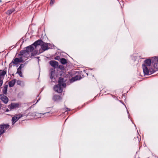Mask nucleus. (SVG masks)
<instances>
[{
  "instance_id": "nucleus-1",
  "label": "nucleus",
  "mask_w": 158,
  "mask_h": 158,
  "mask_svg": "<svg viewBox=\"0 0 158 158\" xmlns=\"http://www.w3.org/2000/svg\"><path fill=\"white\" fill-rule=\"evenodd\" d=\"M32 48L27 47L25 49L21 51L18 55V57L13 59L10 64L9 66L11 67L12 65L17 64L19 63H21L27 60L29 58L34 56L36 53H31L32 50Z\"/></svg>"
},
{
  "instance_id": "nucleus-2",
  "label": "nucleus",
  "mask_w": 158,
  "mask_h": 158,
  "mask_svg": "<svg viewBox=\"0 0 158 158\" xmlns=\"http://www.w3.org/2000/svg\"><path fill=\"white\" fill-rule=\"evenodd\" d=\"M151 63V60L148 59L144 61V63L142 64V68L145 75H150L155 72L154 70L152 69H150Z\"/></svg>"
},
{
  "instance_id": "nucleus-3",
  "label": "nucleus",
  "mask_w": 158,
  "mask_h": 158,
  "mask_svg": "<svg viewBox=\"0 0 158 158\" xmlns=\"http://www.w3.org/2000/svg\"><path fill=\"white\" fill-rule=\"evenodd\" d=\"M58 85H55L54 87V89L55 92L58 93H61L63 91V88H65L66 84L64 81L63 78L60 77L59 78Z\"/></svg>"
},
{
  "instance_id": "nucleus-4",
  "label": "nucleus",
  "mask_w": 158,
  "mask_h": 158,
  "mask_svg": "<svg viewBox=\"0 0 158 158\" xmlns=\"http://www.w3.org/2000/svg\"><path fill=\"white\" fill-rule=\"evenodd\" d=\"M44 42L43 41L41 40H38L36 41L32 44L27 47L32 48V50L31 51V53H36V54H35L34 55V56L39 54L38 51L37 50L38 48H40V46H41Z\"/></svg>"
},
{
  "instance_id": "nucleus-5",
  "label": "nucleus",
  "mask_w": 158,
  "mask_h": 158,
  "mask_svg": "<svg viewBox=\"0 0 158 158\" xmlns=\"http://www.w3.org/2000/svg\"><path fill=\"white\" fill-rule=\"evenodd\" d=\"M52 47V45L48 43H46L44 42L42 45L41 46L42 52H44L49 49L51 48Z\"/></svg>"
},
{
  "instance_id": "nucleus-6",
  "label": "nucleus",
  "mask_w": 158,
  "mask_h": 158,
  "mask_svg": "<svg viewBox=\"0 0 158 158\" xmlns=\"http://www.w3.org/2000/svg\"><path fill=\"white\" fill-rule=\"evenodd\" d=\"M6 69L0 70V87L3 83V80L4 78L5 75L6 74Z\"/></svg>"
},
{
  "instance_id": "nucleus-7",
  "label": "nucleus",
  "mask_w": 158,
  "mask_h": 158,
  "mask_svg": "<svg viewBox=\"0 0 158 158\" xmlns=\"http://www.w3.org/2000/svg\"><path fill=\"white\" fill-rule=\"evenodd\" d=\"M10 127L8 124L0 125V135L3 134L5 131L8 129Z\"/></svg>"
},
{
  "instance_id": "nucleus-8",
  "label": "nucleus",
  "mask_w": 158,
  "mask_h": 158,
  "mask_svg": "<svg viewBox=\"0 0 158 158\" xmlns=\"http://www.w3.org/2000/svg\"><path fill=\"white\" fill-rule=\"evenodd\" d=\"M152 62L153 63L154 68L156 69V70L154 69L155 72L156 71L158 70V57H154Z\"/></svg>"
},
{
  "instance_id": "nucleus-9",
  "label": "nucleus",
  "mask_w": 158,
  "mask_h": 158,
  "mask_svg": "<svg viewBox=\"0 0 158 158\" xmlns=\"http://www.w3.org/2000/svg\"><path fill=\"white\" fill-rule=\"evenodd\" d=\"M22 114H16L12 118V124H14L19 118L23 117Z\"/></svg>"
},
{
  "instance_id": "nucleus-10",
  "label": "nucleus",
  "mask_w": 158,
  "mask_h": 158,
  "mask_svg": "<svg viewBox=\"0 0 158 158\" xmlns=\"http://www.w3.org/2000/svg\"><path fill=\"white\" fill-rule=\"evenodd\" d=\"M20 105L18 103H12L10 105L9 108L11 110H14L18 109Z\"/></svg>"
},
{
  "instance_id": "nucleus-11",
  "label": "nucleus",
  "mask_w": 158,
  "mask_h": 158,
  "mask_svg": "<svg viewBox=\"0 0 158 158\" xmlns=\"http://www.w3.org/2000/svg\"><path fill=\"white\" fill-rule=\"evenodd\" d=\"M55 71L53 69H52L50 73V78L52 79V81L53 82H55L56 80L55 79Z\"/></svg>"
},
{
  "instance_id": "nucleus-12",
  "label": "nucleus",
  "mask_w": 158,
  "mask_h": 158,
  "mask_svg": "<svg viewBox=\"0 0 158 158\" xmlns=\"http://www.w3.org/2000/svg\"><path fill=\"white\" fill-rule=\"evenodd\" d=\"M0 99L5 103H7L8 101L7 97L4 94L0 95Z\"/></svg>"
},
{
  "instance_id": "nucleus-13",
  "label": "nucleus",
  "mask_w": 158,
  "mask_h": 158,
  "mask_svg": "<svg viewBox=\"0 0 158 158\" xmlns=\"http://www.w3.org/2000/svg\"><path fill=\"white\" fill-rule=\"evenodd\" d=\"M81 78V77L80 76H76L74 77H73L70 80V82H73L75 81L78 80H80Z\"/></svg>"
},
{
  "instance_id": "nucleus-14",
  "label": "nucleus",
  "mask_w": 158,
  "mask_h": 158,
  "mask_svg": "<svg viewBox=\"0 0 158 158\" xmlns=\"http://www.w3.org/2000/svg\"><path fill=\"white\" fill-rule=\"evenodd\" d=\"M50 64L52 66L55 68L57 67L58 65V62L55 60L50 61Z\"/></svg>"
},
{
  "instance_id": "nucleus-15",
  "label": "nucleus",
  "mask_w": 158,
  "mask_h": 158,
  "mask_svg": "<svg viewBox=\"0 0 158 158\" xmlns=\"http://www.w3.org/2000/svg\"><path fill=\"white\" fill-rule=\"evenodd\" d=\"M35 117H37L38 118L40 117L41 116L44 114L48 115L49 114V112L45 113L44 114L42 113H38L36 112H35Z\"/></svg>"
},
{
  "instance_id": "nucleus-16",
  "label": "nucleus",
  "mask_w": 158,
  "mask_h": 158,
  "mask_svg": "<svg viewBox=\"0 0 158 158\" xmlns=\"http://www.w3.org/2000/svg\"><path fill=\"white\" fill-rule=\"evenodd\" d=\"M53 99L55 101L58 102L61 99V98L59 95H55L53 96Z\"/></svg>"
},
{
  "instance_id": "nucleus-17",
  "label": "nucleus",
  "mask_w": 158,
  "mask_h": 158,
  "mask_svg": "<svg viewBox=\"0 0 158 158\" xmlns=\"http://www.w3.org/2000/svg\"><path fill=\"white\" fill-rule=\"evenodd\" d=\"M16 81V79H13L11 81H10L8 83L9 86L10 87H12L13 86Z\"/></svg>"
},
{
  "instance_id": "nucleus-18",
  "label": "nucleus",
  "mask_w": 158,
  "mask_h": 158,
  "mask_svg": "<svg viewBox=\"0 0 158 158\" xmlns=\"http://www.w3.org/2000/svg\"><path fill=\"white\" fill-rule=\"evenodd\" d=\"M8 86L7 85H5L2 89V92L4 94H6L7 93Z\"/></svg>"
},
{
  "instance_id": "nucleus-19",
  "label": "nucleus",
  "mask_w": 158,
  "mask_h": 158,
  "mask_svg": "<svg viewBox=\"0 0 158 158\" xmlns=\"http://www.w3.org/2000/svg\"><path fill=\"white\" fill-rule=\"evenodd\" d=\"M60 63L63 64H64L67 63V60L64 58L60 59Z\"/></svg>"
},
{
  "instance_id": "nucleus-20",
  "label": "nucleus",
  "mask_w": 158,
  "mask_h": 158,
  "mask_svg": "<svg viewBox=\"0 0 158 158\" xmlns=\"http://www.w3.org/2000/svg\"><path fill=\"white\" fill-rule=\"evenodd\" d=\"M17 83L18 85H19L22 86H23L24 85V82L23 81L19 80L17 81Z\"/></svg>"
},
{
  "instance_id": "nucleus-21",
  "label": "nucleus",
  "mask_w": 158,
  "mask_h": 158,
  "mask_svg": "<svg viewBox=\"0 0 158 158\" xmlns=\"http://www.w3.org/2000/svg\"><path fill=\"white\" fill-rule=\"evenodd\" d=\"M28 62L27 61L25 62V63L21 64L20 66L18 68L19 70H21L22 68H24L26 64H27V63Z\"/></svg>"
},
{
  "instance_id": "nucleus-22",
  "label": "nucleus",
  "mask_w": 158,
  "mask_h": 158,
  "mask_svg": "<svg viewBox=\"0 0 158 158\" xmlns=\"http://www.w3.org/2000/svg\"><path fill=\"white\" fill-rule=\"evenodd\" d=\"M17 73H18L20 77H23V75L21 70H19V69H18L17 71Z\"/></svg>"
},
{
  "instance_id": "nucleus-23",
  "label": "nucleus",
  "mask_w": 158,
  "mask_h": 158,
  "mask_svg": "<svg viewBox=\"0 0 158 158\" xmlns=\"http://www.w3.org/2000/svg\"><path fill=\"white\" fill-rule=\"evenodd\" d=\"M15 11V9L14 8H12L10 10H8L6 12V14L8 15L11 14L13 12Z\"/></svg>"
},
{
  "instance_id": "nucleus-24",
  "label": "nucleus",
  "mask_w": 158,
  "mask_h": 158,
  "mask_svg": "<svg viewBox=\"0 0 158 158\" xmlns=\"http://www.w3.org/2000/svg\"><path fill=\"white\" fill-rule=\"evenodd\" d=\"M35 112H33V113H30L27 114V116H31L32 118H34L35 117Z\"/></svg>"
},
{
  "instance_id": "nucleus-25",
  "label": "nucleus",
  "mask_w": 158,
  "mask_h": 158,
  "mask_svg": "<svg viewBox=\"0 0 158 158\" xmlns=\"http://www.w3.org/2000/svg\"><path fill=\"white\" fill-rule=\"evenodd\" d=\"M131 59L132 60H133V61H135V60L136 59V57L135 56H131Z\"/></svg>"
},
{
  "instance_id": "nucleus-26",
  "label": "nucleus",
  "mask_w": 158,
  "mask_h": 158,
  "mask_svg": "<svg viewBox=\"0 0 158 158\" xmlns=\"http://www.w3.org/2000/svg\"><path fill=\"white\" fill-rule=\"evenodd\" d=\"M54 1H55V0H51L50 1V4L51 6L54 3Z\"/></svg>"
},
{
  "instance_id": "nucleus-27",
  "label": "nucleus",
  "mask_w": 158,
  "mask_h": 158,
  "mask_svg": "<svg viewBox=\"0 0 158 158\" xmlns=\"http://www.w3.org/2000/svg\"><path fill=\"white\" fill-rule=\"evenodd\" d=\"M65 111H70V109L69 108H65Z\"/></svg>"
},
{
  "instance_id": "nucleus-28",
  "label": "nucleus",
  "mask_w": 158,
  "mask_h": 158,
  "mask_svg": "<svg viewBox=\"0 0 158 158\" xmlns=\"http://www.w3.org/2000/svg\"><path fill=\"white\" fill-rule=\"evenodd\" d=\"M127 113L128 114V118H129V117H130L129 114V112H128V111L127 110Z\"/></svg>"
},
{
  "instance_id": "nucleus-29",
  "label": "nucleus",
  "mask_w": 158,
  "mask_h": 158,
  "mask_svg": "<svg viewBox=\"0 0 158 158\" xmlns=\"http://www.w3.org/2000/svg\"><path fill=\"white\" fill-rule=\"evenodd\" d=\"M58 57H56V58H55V59L56 60H58Z\"/></svg>"
},
{
  "instance_id": "nucleus-30",
  "label": "nucleus",
  "mask_w": 158,
  "mask_h": 158,
  "mask_svg": "<svg viewBox=\"0 0 158 158\" xmlns=\"http://www.w3.org/2000/svg\"><path fill=\"white\" fill-rule=\"evenodd\" d=\"M39 99L38 100H37V102H36V103H35V104H36V103H37L38 102V101H39Z\"/></svg>"
},
{
  "instance_id": "nucleus-31",
  "label": "nucleus",
  "mask_w": 158,
  "mask_h": 158,
  "mask_svg": "<svg viewBox=\"0 0 158 158\" xmlns=\"http://www.w3.org/2000/svg\"><path fill=\"white\" fill-rule=\"evenodd\" d=\"M2 2L1 0H0V2Z\"/></svg>"
},
{
  "instance_id": "nucleus-32",
  "label": "nucleus",
  "mask_w": 158,
  "mask_h": 158,
  "mask_svg": "<svg viewBox=\"0 0 158 158\" xmlns=\"http://www.w3.org/2000/svg\"><path fill=\"white\" fill-rule=\"evenodd\" d=\"M32 106H31V107H32Z\"/></svg>"
}]
</instances>
